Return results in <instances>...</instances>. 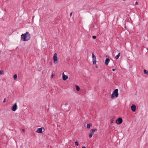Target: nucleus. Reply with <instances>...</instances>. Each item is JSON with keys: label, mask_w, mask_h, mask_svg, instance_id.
I'll list each match as a JSON object with an SVG mask.
<instances>
[{"label": "nucleus", "mask_w": 148, "mask_h": 148, "mask_svg": "<svg viewBox=\"0 0 148 148\" xmlns=\"http://www.w3.org/2000/svg\"><path fill=\"white\" fill-rule=\"evenodd\" d=\"M30 37V35L28 32H27L24 34H22L21 35V40L24 41L29 40Z\"/></svg>", "instance_id": "obj_1"}, {"label": "nucleus", "mask_w": 148, "mask_h": 148, "mask_svg": "<svg viewBox=\"0 0 148 148\" xmlns=\"http://www.w3.org/2000/svg\"><path fill=\"white\" fill-rule=\"evenodd\" d=\"M118 89H116L113 92L112 94L111 95V97L112 99H114L115 97H118Z\"/></svg>", "instance_id": "obj_2"}, {"label": "nucleus", "mask_w": 148, "mask_h": 148, "mask_svg": "<svg viewBox=\"0 0 148 148\" xmlns=\"http://www.w3.org/2000/svg\"><path fill=\"white\" fill-rule=\"evenodd\" d=\"M97 131V129H93L91 130L89 133V136L90 138H91L93 134H94L95 132Z\"/></svg>", "instance_id": "obj_3"}, {"label": "nucleus", "mask_w": 148, "mask_h": 148, "mask_svg": "<svg viewBox=\"0 0 148 148\" xmlns=\"http://www.w3.org/2000/svg\"><path fill=\"white\" fill-rule=\"evenodd\" d=\"M92 62L93 64L95 65L96 64V56L94 55L93 52L92 53Z\"/></svg>", "instance_id": "obj_4"}, {"label": "nucleus", "mask_w": 148, "mask_h": 148, "mask_svg": "<svg viewBox=\"0 0 148 148\" xmlns=\"http://www.w3.org/2000/svg\"><path fill=\"white\" fill-rule=\"evenodd\" d=\"M45 131L44 128L43 127H42L40 128H38L37 130L36 131V132L39 133H42Z\"/></svg>", "instance_id": "obj_5"}, {"label": "nucleus", "mask_w": 148, "mask_h": 148, "mask_svg": "<svg viewBox=\"0 0 148 148\" xmlns=\"http://www.w3.org/2000/svg\"><path fill=\"white\" fill-rule=\"evenodd\" d=\"M123 122V119L121 117L118 118L116 121V123L118 125L121 124Z\"/></svg>", "instance_id": "obj_6"}, {"label": "nucleus", "mask_w": 148, "mask_h": 148, "mask_svg": "<svg viewBox=\"0 0 148 148\" xmlns=\"http://www.w3.org/2000/svg\"><path fill=\"white\" fill-rule=\"evenodd\" d=\"M53 60L55 63L56 64L58 62V57H57V54L56 53H55L53 56Z\"/></svg>", "instance_id": "obj_7"}, {"label": "nucleus", "mask_w": 148, "mask_h": 148, "mask_svg": "<svg viewBox=\"0 0 148 148\" xmlns=\"http://www.w3.org/2000/svg\"><path fill=\"white\" fill-rule=\"evenodd\" d=\"M17 109L16 103H15L11 108V110L13 111H15Z\"/></svg>", "instance_id": "obj_8"}, {"label": "nucleus", "mask_w": 148, "mask_h": 148, "mask_svg": "<svg viewBox=\"0 0 148 148\" xmlns=\"http://www.w3.org/2000/svg\"><path fill=\"white\" fill-rule=\"evenodd\" d=\"M131 108L133 112H135L136 110V106L135 105L132 104L131 106Z\"/></svg>", "instance_id": "obj_9"}, {"label": "nucleus", "mask_w": 148, "mask_h": 148, "mask_svg": "<svg viewBox=\"0 0 148 148\" xmlns=\"http://www.w3.org/2000/svg\"><path fill=\"white\" fill-rule=\"evenodd\" d=\"M68 76L67 75H65L64 73H62V79L64 80H66L68 78Z\"/></svg>", "instance_id": "obj_10"}, {"label": "nucleus", "mask_w": 148, "mask_h": 148, "mask_svg": "<svg viewBox=\"0 0 148 148\" xmlns=\"http://www.w3.org/2000/svg\"><path fill=\"white\" fill-rule=\"evenodd\" d=\"M110 61V59L109 58H106L105 60V64L106 65H108Z\"/></svg>", "instance_id": "obj_11"}, {"label": "nucleus", "mask_w": 148, "mask_h": 148, "mask_svg": "<svg viewBox=\"0 0 148 148\" xmlns=\"http://www.w3.org/2000/svg\"><path fill=\"white\" fill-rule=\"evenodd\" d=\"M120 53H119L118 55H117L115 57V58L116 59H117L119 58L120 56Z\"/></svg>", "instance_id": "obj_12"}, {"label": "nucleus", "mask_w": 148, "mask_h": 148, "mask_svg": "<svg viewBox=\"0 0 148 148\" xmlns=\"http://www.w3.org/2000/svg\"><path fill=\"white\" fill-rule=\"evenodd\" d=\"M91 125H92V124L91 123L88 124L87 125L86 127L87 128L89 129L90 127H91Z\"/></svg>", "instance_id": "obj_13"}, {"label": "nucleus", "mask_w": 148, "mask_h": 148, "mask_svg": "<svg viewBox=\"0 0 148 148\" xmlns=\"http://www.w3.org/2000/svg\"><path fill=\"white\" fill-rule=\"evenodd\" d=\"M143 72L144 74L147 75H148V71L145 69H144L143 70Z\"/></svg>", "instance_id": "obj_14"}, {"label": "nucleus", "mask_w": 148, "mask_h": 148, "mask_svg": "<svg viewBox=\"0 0 148 148\" xmlns=\"http://www.w3.org/2000/svg\"><path fill=\"white\" fill-rule=\"evenodd\" d=\"M76 89L78 91H79L80 89V88L77 85L76 86Z\"/></svg>", "instance_id": "obj_15"}, {"label": "nucleus", "mask_w": 148, "mask_h": 148, "mask_svg": "<svg viewBox=\"0 0 148 148\" xmlns=\"http://www.w3.org/2000/svg\"><path fill=\"white\" fill-rule=\"evenodd\" d=\"M13 78L14 79V80H16L17 79V75L16 74H15L13 76Z\"/></svg>", "instance_id": "obj_16"}, {"label": "nucleus", "mask_w": 148, "mask_h": 148, "mask_svg": "<svg viewBox=\"0 0 148 148\" xmlns=\"http://www.w3.org/2000/svg\"><path fill=\"white\" fill-rule=\"evenodd\" d=\"M4 71L2 70H0V75H2L4 74Z\"/></svg>", "instance_id": "obj_17"}, {"label": "nucleus", "mask_w": 148, "mask_h": 148, "mask_svg": "<svg viewBox=\"0 0 148 148\" xmlns=\"http://www.w3.org/2000/svg\"><path fill=\"white\" fill-rule=\"evenodd\" d=\"M75 145L77 146L79 145V143L77 141H76L75 142Z\"/></svg>", "instance_id": "obj_18"}, {"label": "nucleus", "mask_w": 148, "mask_h": 148, "mask_svg": "<svg viewBox=\"0 0 148 148\" xmlns=\"http://www.w3.org/2000/svg\"><path fill=\"white\" fill-rule=\"evenodd\" d=\"M92 38L94 39H95L96 38V37L95 36H92Z\"/></svg>", "instance_id": "obj_19"}, {"label": "nucleus", "mask_w": 148, "mask_h": 148, "mask_svg": "<svg viewBox=\"0 0 148 148\" xmlns=\"http://www.w3.org/2000/svg\"><path fill=\"white\" fill-rule=\"evenodd\" d=\"M6 98H4V100H3V103H4V102H5V101H6Z\"/></svg>", "instance_id": "obj_20"}, {"label": "nucleus", "mask_w": 148, "mask_h": 148, "mask_svg": "<svg viewBox=\"0 0 148 148\" xmlns=\"http://www.w3.org/2000/svg\"><path fill=\"white\" fill-rule=\"evenodd\" d=\"M138 2H137V1H136L135 3V5H138Z\"/></svg>", "instance_id": "obj_21"}, {"label": "nucleus", "mask_w": 148, "mask_h": 148, "mask_svg": "<svg viewBox=\"0 0 148 148\" xmlns=\"http://www.w3.org/2000/svg\"><path fill=\"white\" fill-rule=\"evenodd\" d=\"M72 12H71L70 13V16H71V15H72Z\"/></svg>", "instance_id": "obj_22"}, {"label": "nucleus", "mask_w": 148, "mask_h": 148, "mask_svg": "<svg viewBox=\"0 0 148 148\" xmlns=\"http://www.w3.org/2000/svg\"><path fill=\"white\" fill-rule=\"evenodd\" d=\"M22 131L23 132H25V130L24 129H22Z\"/></svg>", "instance_id": "obj_23"}, {"label": "nucleus", "mask_w": 148, "mask_h": 148, "mask_svg": "<svg viewBox=\"0 0 148 148\" xmlns=\"http://www.w3.org/2000/svg\"><path fill=\"white\" fill-rule=\"evenodd\" d=\"M116 70V69H113L112 70V71H115V70Z\"/></svg>", "instance_id": "obj_24"}, {"label": "nucleus", "mask_w": 148, "mask_h": 148, "mask_svg": "<svg viewBox=\"0 0 148 148\" xmlns=\"http://www.w3.org/2000/svg\"><path fill=\"white\" fill-rule=\"evenodd\" d=\"M54 76V75H53V74H52L51 75V77L52 78H53V77Z\"/></svg>", "instance_id": "obj_25"}, {"label": "nucleus", "mask_w": 148, "mask_h": 148, "mask_svg": "<svg viewBox=\"0 0 148 148\" xmlns=\"http://www.w3.org/2000/svg\"><path fill=\"white\" fill-rule=\"evenodd\" d=\"M68 105V103H66L65 104V106H66V105Z\"/></svg>", "instance_id": "obj_26"}, {"label": "nucleus", "mask_w": 148, "mask_h": 148, "mask_svg": "<svg viewBox=\"0 0 148 148\" xmlns=\"http://www.w3.org/2000/svg\"><path fill=\"white\" fill-rule=\"evenodd\" d=\"M50 63V64L51 65H52V62H50V63Z\"/></svg>", "instance_id": "obj_27"}, {"label": "nucleus", "mask_w": 148, "mask_h": 148, "mask_svg": "<svg viewBox=\"0 0 148 148\" xmlns=\"http://www.w3.org/2000/svg\"><path fill=\"white\" fill-rule=\"evenodd\" d=\"M82 148H86L85 146H82Z\"/></svg>", "instance_id": "obj_28"}, {"label": "nucleus", "mask_w": 148, "mask_h": 148, "mask_svg": "<svg viewBox=\"0 0 148 148\" xmlns=\"http://www.w3.org/2000/svg\"><path fill=\"white\" fill-rule=\"evenodd\" d=\"M95 67H96V68H97V65L95 66Z\"/></svg>", "instance_id": "obj_29"}, {"label": "nucleus", "mask_w": 148, "mask_h": 148, "mask_svg": "<svg viewBox=\"0 0 148 148\" xmlns=\"http://www.w3.org/2000/svg\"><path fill=\"white\" fill-rule=\"evenodd\" d=\"M106 58H107V57H108V56H106Z\"/></svg>", "instance_id": "obj_30"}, {"label": "nucleus", "mask_w": 148, "mask_h": 148, "mask_svg": "<svg viewBox=\"0 0 148 148\" xmlns=\"http://www.w3.org/2000/svg\"><path fill=\"white\" fill-rule=\"evenodd\" d=\"M125 0H123V1H125Z\"/></svg>", "instance_id": "obj_31"}]
</instances>
